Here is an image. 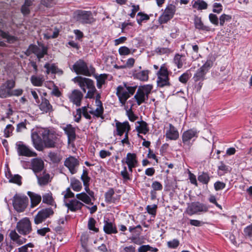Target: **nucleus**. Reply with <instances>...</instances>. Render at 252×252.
Segmentation results:
<instances>
[{
  "instance_id": "nucleus-33",
  "label": "nucleus",
  "mask_w": 252,
  "mask_h": 252,
  "mask_svg": "<svg viewBox=\"0 0 252 252\" xmlns=\"http://www.w3.org/2000/svg\"><path fill=\"white\" fill-rule=\"evenodd\" d=\"M76 197L77 199L82 201L87 204H93L91 202V197L85 192L77 194Z\"/></svg>"
},
{
  "instance_id": "nucleus-16",
  "label": "nucleus",
  "mask_w": 252,
  "mask_h": 252,
  "mask_svg": "<svg viewBox=\"0 0 252 252\" xmlns=\"http://www.w3.org/2000/svg\"><path fill=\"white\" fill-rule=\"evenodd\" d=\"M29 50L36 55L39 60L47 54V48L44 46L38 47L36 45H30Z\"/></svg>"
},
{
  "instance_id": "nucleus-48",
  "label": "nucleus",
  "mask_w": 252,
  "mask_h": 252,
  "mask_svg": "<svg viewBox=\"0 0 252 252\" xmlns=\"http://www.w3.org/2000/svg\"><path fill=\"white\" fill-rule=\"evenodd\" d=\"M33 247L32 243H29L18 249L19 252H32V248Z\"/></svg>"
},
{
  "instance_id": "nucleus-37",
  "label": "nucleus",
  "mask_w": 252,
  "mask_h": 252,
  "mask_svg": "<svg viewBox=\"0 0 252 252\" xmlns=\"http://www.w3.org/2000/svg\"><path fill=\"white\" fill-rule=\"evenodd\" d=\"M126 162L127 164L134 165L137 164L136 155L135 154L127 153L126 158Z\"/></svg>"
},
{
  "instance_id": "nucleus-1",
  "label": "nucleus",
  "mask_w": 252,
  "mask_h": 252,
  "mask_svg": "<svg viewBox=\"0 0 252 252\" xmlns=\"http://www.w3.org/2000/svg\"><path fill=\"white\" fill-rule=\"evenodd\" d=\"M42 137L44 148H57L60 142V136L55 131L43 128L39 131Z\"/></svg>"
},
{
  "instance_id": "nucleus-31",
  "label": "nucleus",
  "mask_w": 252,
  "mask_h": 252,
  "mask_svg": "<svg viewBox=\"0 0 252 252\" xmlns=\"http://www.w3.org/2000/svg\"><path fill=\"white\" fill-rule=\"evenodd\" d=\"M103 230L107 234L117 233V230L116 226L111 222L105 221L103 226Z\"/></svg>"
},
{
  "instance_id": "nucleus-41",
  "label": "nucleus",
  "mask_w": 252,
  "mask_h": 252,
  "mask_svg": "<svg viewBox=\"0 0 252 252\" xmlns=\"http://www.w3.org/2000/svg\"><path fill=\"white\" fill-rule=\"evenodd\" d=\"M97 107L94 110V115L97 117H100L102 116L103 112V108L102 106V103L100 100L95 101Z\"/></svg>"
},
{
  "instance_id": "nucleus-26",
  "label": "nucleus",
  "mask_w": 252,
  "mask_h": 252,
  "mask_svg": "<svg viewBox=\"0 0 252 252\" xmlns=\"http://www.w3.org/2000/svg\"><path fill=\"white\" fill-rule=\"evenodd\" d=\"M166 137L170 140H176L179 137V133L176 128L171 124H169V128L166 132Z\"/></svg>"
},
{
  "instance_id": "nucleus-50",
  "label": "nucleus",
  "mask_w": 252,
  "mask_h": 252,
  "mask_svg": "<svg viewBox=\"0 0 252 252\" xmlns=\"http://www.w3.org/2000/svg\"><path fill=\"white\" fill-rule=\"evenodd\" d=\"M95 220L94 218H91L89 220L88 225L90 230H93L94 232H97L98 231V229L95 227Z\"/></svg>"
},
{
  "instance_id": "nucleus-46",
  "label": "nucleus",
  "mask_w": 252,
  "mask_h": 252,
  "mask_svg": "<svg viewBox=\"0 0 252 252\" xmlns=\"http://www.w3.org/2000/svg\"><path fill=\"white\" fill-rule=\"evenodd\" d=\"M198 180L204 184H207L210 180V177L207 173L202 172L198 176Z\"/></svg>"
},
{
  "instance_id": "nucleus-53",
  "label": "nucleus",
  "mask_w": 252,
  "mask_h": 252,
  "mask_svg": "<svg viewBox=\"0 0 252 252\" xmlns=\"http://www.w3.org/2000/svg\"><path fill=\"white\" fill-rule=\"evenodd\" d=\"M231 19V16L229 15L223 14L220 17V25L223 26L225 21H229Z\"/></svg>"
},
{
  "instance_id": "nucleus-7",
  "label": "nucleus",
  "mask_w": 252,
  "mask_h": 252,
  "mask_svg": "<svg viewBox=\"0 0 252 252\" xmlns=\"http://www.w3.org/2000/svg\"><path fill=\"white\" fill-rule=\"evenodd\" d=\"M75 19L82 24H91L94 21L91 11L78 10L74 13Z\"/></svg>"
},
{
  "instance_id": "nucleus-8",
  "label": "nucleus",
  "mask_w": 252,
  "mask_h": 252,
  "mask_svg": "<svg viewBox=\"0 0 252 252\" xmlns=\"http://www.w3.org/2000/svg\"><path fill=\"white\" fill-rule=\"evenodd\" d=\"M16 229L20 234L24 235L30 233L32 230V227L30 220L25 218L20 220L17 223Z\"/></svg>"
},
{
  "instance_id": "nucleus-60",
  "label": "nucleus",
  "mask_w": 252,
  "mask_h": 252,
  "mask_svg": "<svg viewBox=\"0 0 252 252\" xmlns=\"http://www.w3.org/2000/svg\"><path fill=\"white\" fill-rule=\"evenodd\" d=\"M50 231V229L49 227H44L37 230V233L42 236H44L46 234Z\"/></svg>"
},
{
  "instance_id": "nucleus-55",
  "label": "nucleus",
  "mask_w": 252,
  "mask_h": 252,
  "mask_svg": "<svg viewBox=\"0 0 252 252\" xmlns=\"http://www.w3.org/2000/svg\"><path fill=\"white\" fill-rule=\"evenodd\" d=\"M157 206L156 205H148L146 207L148 213L152 215H155Z\"/></svg>"
},
{
  "instance_id": "nucleus-43",
  "label": "nucleus",
  "mask_w": 252,
  "mask_h": 252,
  "mask_svg": "<svg viewBox=\"0 0 252 252\" xmlns=\"http://www.w3.org/2000/svg\"><path fill=\"white\" fill-rule=\"evenodd\" d=\"M10 96V91L6 87L5 85H2L0 87V97L5 98Z\"/></svg>"
},
{
  "instance_id": "nucleus-2",
  "label": "nucleus",
  "mask_w": 252,
  "mask_h": 252,
  "mask_svg": "<svg viewBox=\"0 0 252 252\" xmlns=\"http://www.w3.org/2000/svg\"><path fill=\"white\" fill-rule=\"evenodd\" d=\"M73 80L74 83L79 85L84 93H86L87 89L88 90L86 98H92L94 97L97 91L94 81L92 79L78 76L75 77Z\"/></svg>"
},
{
  "instance_id": "nucleus-45",
  "label": "nucleus",
  "mask_w": 252,
  "mask_h": 252,
  "mask_svg": "<svg viewBox=\"0 0 252 252\" xmlns=\"http://www.w3.org/2000/svg\"><path fill=\"white\" fill-rule=\"evenodd\" d=\"M43 202L51 205H53L54 200L52 193L50 192L43 195Z\"/></svg>"
},
{
  "instance_id": "nucleus-49",
  "label": "nucleus",
  "mask_w": 252,
  "mask_h": 252,
  "mask_svg": "<svg viewBox=\"0 0 252 252\" xmlns=\"http://www.w3.org/2000/svg\"><path fill=\"white\" fill-rule=\"evenodd\" d=\"M0 36H1L2 38L6 39L7 41L9 42H13L16 40L14 36L10 35L3 32H0Z\"/></svg>"
},
{
  "instance_id": "nucleus-12",
  "label": "nucleus",
  "mask_w": 252,
  "mask_h": 252,
  "mask_svg": "<svg viewBox=\"0 0 252 252\" xmlns=\"http://www.w3.org/2000/svg\"><path fill=\"white\" fill-rule=\"evenodd\" d=\"M29 203V199L27 196H15L13 202V207L18 212H23Z\"/></svg>"
},
{
  "instance_id": "nucleus-61",
  "label": "nucleus",
  "mask_w": 252,
  "mask_h": 252,
  "mask_svg": "<svg viewBox=\"0 0 252 252\" xmlns=\"http://www.w3.org/2000/svg\"><path fill=\"white\" fill-rule=\"evenodd\" d=\"M225 184L220 181L216 182L214 184V187L216 190L222 189L225 188Z\"/></svg>"
},
{
  "instance_id": "nucleus-44",
  "label": "nucleus",
  "mask_w": 252,
  "mask_h": 252,
  "mask_svg": "<svg viewBox=\"0 0 252 252\" xmlns=\"http://www.w3.org/2000/svg\"><path fill=\"white\" fill-rule=\"evenodd\" d=\"M96 79V85L98 88L100 89L103 84L105 83V80L107 79V75L106 74H100L95 77Z\"/></svg>"
},
{
  "instance_id": "nucleus-20",
  "label": "nucleus",
  "mask_w": 252,
  "mask_h": 252,
  "mask_svg": "<svg viewBox=\"0 0 252 252\" xmlns=\"http://www.w3.org/2000/svg\"><path fill=\"white\" fill-rule=\"evenodd\" d=\"M17 151L19 155L26 157H35L36 154L24 144L18 145Z\"/></svg>"
},
{
  "instance_id": "nucleus-19",
  "label": "nucleus",
  "mask_w": 252,
  "mask_h": 252,
  "mask_svg": "<svg viewBox=\"0 0 252 252\" xmlns=\"http://www.w3.org/2000/svg\"><path fill=\"white\" fill-rule=\"evenodd\" d=\"M83 96L82 93L79 90H74L69 95V98L70 101L76 105V106H79L81 104Z\"/></svg>"
},
{
  "instance_id": "nucleus-6",
  "label": "nucleus",
  "mask_w": 252,
  "mask_h": 252,
  "mask_svg": "<svg viewBox=\"0 0 252 252\" xmlns=\"http://www.w3.org/2000/svg\"><path fill=\"white\" fill-rule=\"evenodd\" d=\"M157 85L159 87H163L170 85L168 78V72L165 64H162L157 73Z\"/></svg>"
},
{
  "instance_id": "nucleus-54",
  "label": "nucleus",
  "mask_w": 252,
  "mask_h": 252,
  "mask_svg": "<svg viewBox=\"0 0 252 252\" xmlns=\"http://www.w3.org/2000/svg\"><path fill=\"white\" fill-rule=\"evenodd\" d=\"M27 122L25 121L24 122H21L17 124L16 127V131L18 132H22L24 130L27 129Z\"/></svg>"
},
{
  "instance_id": "nucleus-3",
  "label": "nucleus",
  "mask_w": 252,
  "mask_h": 252,
  "mask_svg": "<svg viewBox=\"0 0 252 252\" xmlns=\"http://www.w3.org/2000/svg\"><path fill=\"white\" fill-rule=\"evenodd\" d=\"M136 88V86H127L125 83L117 87L116 94L122 105H124L130 95L134 93Z\"/></svg>"
},
{
  "instance_id": "nucleus-13",
  "label": "nucleus",
  "mask_w": 252,
  "mask_h": 252,
  "mask_svg": "<svg viewBox=\"0 0 252 252\" xmlns=\"http://www.w3.org/2000/svg\"><path fill=\"white\" fill-rule=\"evenodd\" d=\"M176 6L173 4L168 5L159 18L160 23H165L172 18L176 11Z\"/></svg>"
},
{
  "instance_id": "nucleus-40",
  "label": "nucleus",
  "mask_w": 252,
  "mask_h": 252,
  "mask_svg": "<svg viewBox=\"0 0 252 252\" xmlns=\"http://www.w3.org/2000/svg\"><path fill=\"white\" fill-rule=\"evenodd\" d=\"M70 186L73 190L75 191H79L82 188L81 183L78 180L75 179H71Z\"/></svg>"
},
{
  "instance_id": "nucleus-62",
  "label": "nucleus",
  "mask_w": 252,
  "mask_h": 252,
  "mask_svg": "<svg viewBox=\"0 0 252 252\" xmlns=\"http://www.w3.org/2000/svg\"><path fill=\"white\" fill-rule=\"evenodd\" d=\"M179 242L176 239H174L172 241L168 242L167 243V245L169 248L174 249L177 248L179 246Z\"/></svg>"
},
{
  "instance_id": "nucleus-58",
  "label": "nucleus",
  "mask_w": 252,
  "mask_h": 252,
  "mask_svg": "<svg viewBox=\"0 0 252 252\" xmlns=\"http://www.w3.org/2000/svg\"><path fill=\"white\" fill-rule=\"evenodd\" d=\"M13 129H14V127L12 126L11 125H7L6 128H5V129L4 130L5 136L6 137H9L10 134V133H12Z\"/></svg>"
},
{
  "instance_id": "nucleus-42",
  "label": "nucleus",
  "mask_w": 252,
  "mask_h": 252,
  "mask_svg": "<svg viewBox=\"0 0 252 252\" xmlns=\"http://www.w3.org/2000/svg\"><path fill=\"white\" fill-rule=\"evenodd\" d=\"M192 7L197 10L206 9L207 8V4L203 0H197L194 1Z\"/></svg>"
},
{
  "instance_id": "nucleus-64",
  "label": "nucleus",
  "mask_w": 252,
  "mask_h": 252,
  "mask_svg": "<svg viewBox=\"0 0 252 252\" xmlns=\"http://www.w3.org/2000/svg\"><path fill=\"white\" fill-rule=\"evenodd\" d=\"M245 235L249 236H252V224L246 227L244 230Z\"/></svg>"
},
{
  "instance_id": "nucleus-63",
  "label": "nucleus",
  "mask_w": 252,
  "mask_h": 252,
  "mask_svg": "<svg viewBox=\"0 0 252 252\" xmlns=\"http://www.w3.org/2000/svg\"><path fill=\"white\" fill-rule=\"evenodd\" d=\"M3 85H6V87L10 91L15 87V82L13 80H8Z\"/></svg>"
},
{
  "instance_id": "nucleus-34",
  "label": "nucleus",
  "mask_w": 252,
  "mask_h": 252,
  "mask_svg": "<svg viewBox=\"0 0 252 252\" xmlns=\"http://www.w3.org/2000/svg\"><path fill=\"white\" fill-rule=\"evenodd\" d=\"M31 81L33 86L40 87L42 85L44 81V78L43 76L32 75L31 77Z\"/></svg>"
},
{
  "instance_id": "nucleus-24",
  "label": "nucleus",
  "mask_w": 252,
  "mask_h": 252,
  "mask_svg": "<svg viewBox=\"0 0 252 252\" xmlns=\"http://www.w3.org/2000/svg\"><path fill=\"white\" fill-rule=\"evenodd\" d=\"M32 166L35 173L41 171L44 167L43 160L39 158H33L32 160Z\"/></svg>"
},
{
  "instance_id": "nucleus-5",
  "label": "nucleus",
  "mask_w": 252,
  "mask_h": 252,
  "mask_svg": "<svg viewBox=\"0 0 252 252\" xmlns=\"http://www.w3.org/2000/svg\"><path fill=\"white\" fill-rule=\"evenodd\" d=\"M208 211V207L205 204L199 202H194L188 205L185 212L189 216L206 213Z\"/></svg>"
},
{
  "instance_id": "nucleus-9",
  "label": "nucleus",
  "mask_w": 252,
  "mask_h": 252,
  "mask_svg": "<svg viewBox=\"0 0 252 252\" xmlns=\"http://www.w3.org/2000/svg\"><path fill=\"white\" fill-rule=\"evenodd\" d=\"M53 214L54 211L51 208L42 209L34 217V222L35 224H40Z\"/></svg>"
},
{
  "instance_id": "nucleus-21",
  "label": "nucleus",
  "mask_w": 252,
  "mask_h": 252,
  "mask_svg": "<svg viewBox=\"0 0 252 252\" xmlns=\"http://www.w3.org/2000/svg\"><path fill=\"white\" fill-rule=\"evenodd\" d=\"M197 131L194 129L185 131L182 135L183 142L184 144H188L190 140L197 137Z\"/></svg>"
},
{
  "instance_id": "nucleus-57",
  "label": "nucleus",
  "mask_w": 252,
  "mask_h": 252,
  "mask_svg": "<svg viewBox=\"0 0 252 252\" xmlns=\"http://www.w3.org/2000/svg\"><path fill=\"white\" fill-rule=\"evenodd\" d=\"M209 18L210 22L214 24L216 26H218L219 24V21L218 17L216 15L214 14H210L209 16Z\"/></svg>"
},
{
  "instance_id": "nucleus-15",
  "label": "nucleus",
  "mask_w": 252,
  "mask_h": 252,
  "mask_svg": "<svg viewBox=\"0 0 252 252\" xmlns=\"http://www.w3.org/2000/svg\"><path fill=\"white\" fill-rule=\"evenodd\" d=\"M31 138L34 147L38 151H41L44 150L42 138L41 139L38 133L35 131H32Z\"/></svg>"
},
{
  "instance_id": "nucleus-11",
  "label": "nucleus",
  "mask_w": 252,
  "mask_h": 252,
  "mask_svg": "<svg viewBox=\"0 0 252 252\" xmlns=\"http://www.w3.org/2000/svg\"><path fill=\"white\" fill-rule=\"evenodd\" d=\"M73 69L77 74L90 76L91 72L88 68L87 63L82 60H79L73 65Z\"/></svg>"
},
{
  "instance_id": "nucleus-39",
  "label": "nucleus",
  "mask_w": 252,
  "mask_h": 252,
  "mask_svg": "<svg viewBox=\"0 0 252 252\" xmlns=\"http://www.w3.org/2000/svg\"><path fill=\"white\" fill-rule=\"evenodd\" d=\"M114 190L113 189H110L105 194V201L109 203H114L116 199L113 197Z\"/></svg>"
},
{
  "instance_id": "nucleus-36",
  "label": "nucleus",
  "mask_w": 252,
  "mask_h": 252,
  "mask_svg": "<svg viewBox=\"0 0 252 252\" xmlns=\"http://www.w3.org/2000/svg\"><path fill=\"white\" fill-rule=\"evenodd\" d=\"M138 126H136V129L139 133L146 134L149 131L147 124L144 121L138 122Z\"/></svg>"
},
{
  "instance_id": "nucleus-23",
  "label": "nucleus",
  "mask_w": 252,
  "mask_h": 252,
  "mask_svg": "<svg viewBox=\"0 0 252 252\" xmlns=\"http://www.w3.org/2000/svg\"><path fill=\"white\" fill-rule=\"evenodd\" d=\"M39 109L44 113H50L53 111L52 106L49 100L45 98H42L39 105Z\"/></svg>"
},
{
  "instance_id": "nucleus-10",
  "label": "nucleus",
  "mask_w": 252,
  "mask_h": 252,
  "mask_svg": "<svg viewBox=\"0 0 252 252\" xmlns=\"http://www.w3.org/2000/svg\"><path fill=\"white\" fill-rule=\"evenodd\" d=\"M213 63L211 60H207L206 63L199 68L193 76L195 81H198L204 79L205 75L213 65Z\"/></svg>"
},
{
  "instance_id": "nucleus-27",
  "label": "nucleus",
  "mask_w": 252,
  "mask_h": 252,
  "mask_svg": "<svg viewBox=\"0 0 252 252\" xmlns=\"http://www.w3.org/2000/svg\"><path fill=\"white\" fill-rule=\"evenodd\" d=\"M194 26L196 29L203 31L209 32L211 30L210 27L204 25L200 17L196 16L194 20Z\"/></svg>"
},
{
  "instance_id": "nucleus-18",
  "label": "nucleus",
  "mask_w": 252,
  "mask_h": 252,
  "mask_svg": "<svg viewBox=\"0 0 252 252\" xmlns=\"http://www.w3.org/2000/svg\"><path fill=\"white\" fill-rule=\"evenodd\" d=\"M64 204L68 209L72 212H76L80 210L84 206V204L77 199H72L69 202H64Z\"/></svg>"
},
{
  "instance_id": "nucleus-14",
  "label": "nucleus",
  "mask_w": 252,
  "mask_h": 252,
  "mask_svg": "<svg viewBox=\"0 0 252 252\" xmlns=\"http://www.w3.org/2000/svg\"><path fill=\"white\" fill-rule=\"evenodd\" d=\"M79 164V160L73 157H69L66 158L64 165L66 166L72 174H75Z\"/></svg>"
},
{
  "instance_id": "nucleus-51",
  "label": "nucleus",
  "mask_w": 252,
  "mask_h": 252,
  "mask_svg": "<svg viewBox=\"0 0 252 252\" xmlns=\"http://www.w3.org/2000/svg\"><path fill=\"white\" fill-rule=\"evenodd\" d=\"M9 182L10 183H15L19 185H21V177L18 175H15L12 176H10V178L9 180Z\"/></svg>"
},
{
  "instance_id": "nucleus-56",
  "label": "nucleus",
  "mask_w": 252,
  "mask_h": 252,
  "mask_svg": "<svg viewBox=\"0 0 252 252\" xmlns=\"http://www.w3.org/2000/svg\"><path fill=\"white\" fill-rule=\"evenodd\" d=\"M119 53L122 56H126L130 54V51L128 48L126 46L121 47L119 49Z\"/></svg>"
},
{
  "instance_id": "nucleus-59",
  "label": "nucleus",
  "mask_w": 252,
  "mask_h": 252,
  "mask_svg": "<svg viewBox=\"0 0 252 252\" xmlns=\"http://www.w3.org/2000/svg\"><path fill=\"white\" fill-rule=\"evenodd\" d=\"M189 78V75L188 72L183 73L179 79V81L182 83H186Z\"/></svg>"
},
{
  "instance_id": "nucleus-25",
  "label": "nucleus",
  "mask_w": 252,
  "mask_h": 252,
  "mask_svg": "<svg viewBox=\"0 0 252 252\" xmlns=\"http://www.w3.org/2000/svg\"><path fill=\"white\" fill-rule=\"evenodd\" d=\"M28 195H29L31 199V208H33L35 207L41 202V195L31 191H28Z\"/></svg>"
},
{
  "instance_id": "nucleus-47",
  "label": "nucleus",
  "mask_w": 252,
  "mask_h": 252,
  "mask_svg": "<svg viewBox=\"0 0 252 252\" xmlns=\"http://www.w3.org/2000/svg\"><path fill=\"white\" fill-rule=\"evenodd\" d=\"M81 179L83 182V185L90 184L91 178L88 176V172L87 169H84L83 173L81 176Z\"/></svg>"
},
{
  "instance_id": "nucleus-38",
  "label": "nucleus",
  "mask_w": 252,
  "mask_h": 252,
  "mask_svg": "<svg viewBox=\"0 0 252 252\" xmlns=\"http://www.w3.org/2000/svg\"><path fill=\"white\" fill-rule=\"evenodd\" d=\"M149 72L147 70H142L136 73L135 77L140 81H146L149 78Z\"/></svg>"
},
{
  "instance_id": "nucleus-29",
  "label": "nucleus",
  "mask_w": 252,
  "mask_h": 252,
  "mask_svg": "<svg viewBox=\"0 0 252 252\" xmlns=\"http://www.w3.org/2000/svg\"><path fill=\"white\" fill-rule=\"evenodd\" d=\"M9 236L11 240L15 242L18 245H22L26 241V239L19 236L14 230H12L10 232Z\"/></svg>"
},
{
  "instance_id": "nucleus-22",
  "label": "nucleus",
  "mask_w": 252,
  "mask_h": 252,
  "mask_svg": "<svg viewBox=\"0 0 252 252\" xmlns=\"http://www.w3.org/2000/svg\"><path fill=\"white\" fill-rule=\"evenodd\" d=\"M65 134L67 136L68 143L70 144L76 139L75 128L71 125H67L63 128Z\"/></svg>"
},
{
  "instance_id": "nucleus-52",
  "label": "nucleus",
  "mask_w": 252,
  "mask_h": 252,
  "mask_svg": "<svg viewBox=\"0 0 252 252\" xmlns=\"http://www.w3.org/2000/svg\"><path fill=\"white\" fill-rule=\"evenodd\" d=\"M137 16H139V18L137 20V23L139 25H141V23L143 21L149 19V16L147 14H144L142 12H139L137 14Z\"/></svg>"
},
{
  "instance_id": "nucleus-28",
  "label": "nucleus",
  "mask_w": 252,
  "mask_h": 252,
  "mask_svg": "<svg viewBox=\"0 0 252 252\" xmlns=\"http://www.w3.org/2000/svg\"><path fill=\"white\" fill-rule=\"evenodd\" d=\"M186 58L184 55H181L179 54L175 55L174 58V63L178 68L183 67L184 64L186 63Z\"/></svg>"
},
{
  "instance_id": "nucleus-17",
  "label": "nucleus",
  "mask_w": 252,
  "mask_h": 252,
  "mask_svg": "<svg viewBox=\"0 0 252 252\" xmlns=\"http://www.w3.org/2000/svg\"><path fill=\"white\" fill-rule=\"evenodd\" d=\"M117 134L119 136H122L124 133L128 134L130 129V126L127 122L121 123L117 122L116 123Z\"/></svg>"
},
{
  "instance_id": "nucleus-35",
  "label": "nucleus",
  "mask_w": 252,
  "mask_h": 252,
  "mask_svg": "<svg viewBox=\"0 0 252 252\" xmlns=\"http://www.w3.org/2000/svg\"><path fill=\"white\" fill-rule=\"evenodd\" d=\"M48 157L53 163H58L62 159V156L60 153L53 152L49 153Z\"/></svg>"
},
{
  "instance_id": "nucleus-4",
  "label": "nucleus",
  "mask_w": 252,
  "mask_h": 252,
  "mask_svg": "<svg viewBox=\"0 0 252 252\" xmlns=\"http://www.w3.org/2000/svg\"><path fill=\"white\" fill-rule=\"evenodd\" d=\"M152 89L153 86L151 85L141 86L138 88L134 97L138 105L145 103L148 100Z\"/></svg>"
},
{
  "instance_id": "nucleus-30",
  "label": "nucleus",
  "mask_w": 252,
  "mask_h": 252,
  "mask_svg": "<svg viewBox=\"0 0 252 252\" xmlns=\"http://www.w3.org/2000/svg\"><path fill=\"white\" fill-rule=\"evenodd\" d=\"M46 69V73L49 74L50 72L52 73L63 74V72L60 69L54 64H50L46 63L44 66Z\"/></svg>"
},
{
  "instance_id": "nucleus-32",
  "label": "nucleus",
  "mask_w": 252,
  "mask_h": 252,
  "mask_svg": "<svg viewBox=\"0 0 252 252\" xmlns=\"http://www.w3.org/2000/svg\"><path fill=\"white\" fill-rule=\"evenodd\" d=\"M38 183L40 186H45L50 181V175L48 173H43L41 176L36 175Z\"/></svg>"
}]
</instances>
